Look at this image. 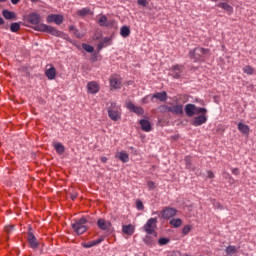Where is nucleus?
Instances as JSON below:
<instances>
[{"label":"nucleus","mask_w":256,"mask_h":256,"mask_svg":"<svg viewBox=\"0 0 256 256\" xmlns=\"http://www.w3.org/2000/svg\"><path fill=\"white\" fill-rule=\"evenodd\" d=\"M175 215H177V210L174 208L167 207L161 212L162 219H171V217H175Z\"/></svg>","instance_id":"11"},{"label":"nucleus","mask_w":256,"mask_h":256,"mask_svg":"<svg viewBox=\"0 0 256 256\" xmlns=\"http://www.w3.org/2000/svg\"><path fill=\"white\" fill-rule=\"evenodd\" d=\"M172 114L173 115H183V105L176 104L172 106Z\"/></svg>","instance_id":"28"},{"label":"nucleus","mask_w":256,"mask_h":256,"mask_svg":"<svg viewBox=\"0 0 256 256\" xmlns=\"http://www.w3.org/2000/svg\"><path fill=\"white\" fill-rule=\"evenodd\" d=\"M195 115H205V116H207V110L205 108L196 107Z\"/></svg>","instance_id":"40"},{"label":"nucleus","mask_w":256,"mask_h":256,"mask_svg":"<svg viewBox=\"0 0 256 256\" xmlns=\"http://www.w3.org/2000/svg\"><path fill=\"white\" fill-rule=\"evenodd\" d=\"M147 186H148V188L150 189V190H153V189H155V182H153V181H148L147 182Z\"/></svg>","instance_id":"44"},{"label":"nucleus","mask_w":256,"mask_h":256,"mask_svg":"<svg viewBox=\"0 0 256 256\" xmlns=\"http://www.w3.org/2000/svg\"><path fill=\"white\" fill-rule=\"evenodd\" d=\"M156 238L157 237H155L153 234H147L144 237L143 241H144L145 245H147L148 247H153V246H155V243H156L155 239Z\"/></svg>","instance_id":"19"},{"label":"nucleus","mask_w":256,"mask_h":256,"mask_svg":"<svg viewBox=\"0 0 256 256\" xmlns=\"http://www.w3.org/2000/svg\"><path fill=\"white\" fill-rule=\"evenodd\" d=\"M167 92L166 91H162V92H156L154 94H152L151 97V101H155V99H157L158 101H160L161 103H165V101H167Z\"/></svg>","instance_id":"12"},{"label":"nucleus","mask_w":256,"mask_h":256,"mask_svg":"<svg viewBox=\"0 0 256 256\" xmlns=\"http://www.w3.org/2000/svg\"><path fill=\"white\" fill-rule=\"evenodd\" d=\"M136 208L138 211H143L145 209V205H143V202L141 200H136Z\"/></svg>","instance_id":"42"},{"label":"nucleus","mask_w":256,"mask_h":256,"mask_svg":"<svg viewBox=\"0 0 256 256\" xmlns=\"http://www.w3.org/2000/svg\"><path fill=\"white\" fill-rule=\"evenodd\" d=\"M244 73L246 75H253L255 73V68L251 67L250 65H247L243 68Z\"/></svg>","instance_id":"38"},{"label":"nucleus","mask_w":256,"mask_h":256,"mask_svg":"<svg viewBox=\"0 0 256 256\" xmlns=\"http://www.w3.org/2000/svg\"><path fill=\"white\" fill-rule=\"evenodd\" d=\"M126 108L136 115H143L145 110L141 106H135L131 100L126 101Z\"/></svg>","instance_id":"7"},{"label":"nucleus","mask_w":256,"mask_h":256,"mask_svg":"<svg viewBox=\"0 0 256 256\" xmlns=\"http://www.w3.org/2000/svg\"><path fill=\"white\" fill-rule=\"evenodd\" d=\"M110 87L112 89H121V80L116 76H111L110 79Z\"/></svg>","instance_id":"20"},{"label":"nucleus","mask_w":256,"mask_h":256,"mask_svg":"<svg viewBox=\"0 0 256 256\" xmlns=\"http://www.w3.org/2000/svg\"><path fill=\"white\" fill-rule=\"evenodd\" d=\"M118 159L122 161V163H129V154L122 151L117 155Z\"/></svg>","instance_id":"32"},{"label":"nucleus","mask_w":256,"mask_h":256,"mask_svg":"<svg viewBox=\"0 0 256 256\" xmlns=\"http://www.w3.org/2000/svg\"><path fill=\"white\" fill-rule=\"evenodd\" d=\"M182 223L183 220L179 218H173L172 220H170V225H172V227H181Z\"/></svg>","instance_id":"36"},{"label":"nucleus","mask_w":256,"mask_h":256,"mask_svg":"<svg viewBox=\"0 0 256 256\" xmlns=\"http://www.w3.org/2000/svg\"><path fill=\"white\" fill-rule=\"evenodd\" d=\"M138 5H141L142 7H147V0H138Z\"/></svg>","instance_id":"45"},{"label":"nucleus","mask_w":256,"mask_h":256,"mask_svg":"<svg viewBox=\"0 0 256 256\" xmlns=\"http://www.w3.org/2000/svg\"><path fill=\"white\" fill-rule=\"evenodd\" d=\"M21 30V24L19 22H13L11 25H10V31L12 33H17L18 31Z\"/></svg>","instance_id":"33"},{"label":"nucleus","mask_w":256,"mask_h":256,"mask_svg":"<svg viewBox=\"0 0 256 256\" xmlns=\"http://www.w3.org/2000/svg\"><path fill=\"white\" fill-rule=\"evenodd\" d=\"M207 173H208V179H215V173H213V171L209 170Z\"/></svg>","instance_id":"47"},{"label":"nucleus","mask_w":256,"mask_h":256,"mask_svg":"<svg viewBox=\"0 0 256 256\" xmlns=\"http://www.w3.org/2000/svg\"><path fill=\"white\" fill-rule=\"evenodd\" d=\"M5 231H6L7 235H9V233H11V231H13V226H6Z\"/></svg>","instance_id":"48"},{"label":"nucleus","mask_w":256,"mask_h":256,"mask_svg":"<svg viewBox=\"0 0 256 256\" xmlns=\"http://www.w3.org/2000/svg\"><path fill=\"white\" fill-rule=\"evenodd\" d=\"M191 229H193L191 225L184 226V228L182 229V234L189 235V233H191Z\"/></svg>","instance_id":"41"},{"label":"nucleus","mask_w":256,"mask_h":256,"mask_svg":"<svg viewBox=\"0 0 256 256\" xmlns=\"http://www.w3.org/2000/svg\"><path fill=\"white\" fill-rule=\"evenodd\" d=\"M2 15H3L4 19H7L8 21L17 20V14L15 12L9 11L7 9L2 10Z\"/></svg>","instance_id":"17"},{"label":"nucleus","mask_w":256,"mask_h":256,"mask_svg":"<svg viewBox=\"0 0 256 256\" xmlns=\"http://www.w3.org/2000/svg\"><path fill=\"white\" fill-rule=\"evenodd\" d=\"M196 110L197 106H195V104H187L184 109L187 117H193V115H195Z\"/></svg>","instance_id":"21"},{"label":"nucleus","mask_w":256,"mask_h":256,"mask_svg":"<svg viewBox=\"0 0 256 256\" xmlns=\"http://www.w3.org/2000/svg\"><path fill=\"white\" fill-rule=\"evenodd\" d=\"M87 223H89V220H87L85 217H82L72 224V229L77 233V235H83V233L87 231Z\"/></svg>","instance_id":"4"},{"label":"nucleus","mask_w":256,"mask_h":256,"mask_svg":"<svg viewBox=\"0 0 256 256\" xmlns=\"http://www.w3.org/2000/svg\"><path fill=\"white\" fill-rule=\"evenodd\" d=\"M226 255H235L237 254V247L236 246H228L226 247Z\"/></svg>","instance_id":"37"},{"label":"nucleus","mask_w":256,"mask_h":256,"mask_svg":"<svg viewBox=\"0 0 256 256\" xmlns=\"http://www.w3.org/2000/svg\"><path fill=\"white\" fill-rule=\"evenodd\" d=\"M47 23H55L56 25H61L65 18L61 14H50L46 18Z\"/></svg>","instance_id":"8"},{"label":"nucleus","mask_w":256,"mask_h":256,"mask_svg":"<svg viewBox=\"0 0 256 256\" xmlns=\"http://www.w3.org/2000/svg\"><path fill=\"white\" fill-rule=\"evenodd\" d=\"M45 75L48 79L53 80L57 75V69L53 65H50V68L46 69Z\"/></svg>","instance_id":"22"},{"label":"nucleus","mask_w":256,"mask_h":256,"mask_svg":"<svg viewBox=\"0 0 256 256\" xmlns=\"http://www.w3.org/2000/svg\"><path fill=\"white\" fill-rule=\"evenodd\" d=\"M108 117L112 121H120L121 119V106L117 102H109L107 104Z\"/></svg>","instance_id":"3"},{"label":"nucleus","mask_w":256,"mask_h":256,"mask_svg":"<svg viewBox=\"0 0 256 256\" xmlns=\"http://www.w3.org/2000/svg\"><path fill=\"white\" fill-rule=\"evenodd\" d=\"M158 243H159V245H167V243H169V239L168 238H160L159 240H158Z\"/></svg>","instance_id":"43"},{"label":"nucleus","mask_w":256,"mask_h":256,"mask_svg":"<svg viewBox=\"0 0 256 256\" xmlns=\"http://www.w3.org/2000/svg\"><path fill=\"white\" fill-rule=\"evenodd\" d=\"M159 109H160L161 113H167V105H161L159 107Z\"/></svg>","instance_id":"46"},{"label":"nucleus","mask_w":256,"mask_h":256,"mask_svg":"<svg viewBox=\"0 0 256 256\" xmlns=\"http://www.w3.org/2000/svg\"><path fill=\"white\" fill-rule=\"evenodd\" d=\"M209 55V49L196 47L189 52V57L194 61V63H201L205 61V57Z\"/></svg>","instance_id":"2"},{"label":"nucleus","mask_w":256,"mask_h":256,"mask_svg":"<svg viewBox=\"0 0 256 256\" xmlns=\"http://www.w3.org/2000/svg\"><path fill=\"white\" fill-rule=\"evenodd\" d=\"M122 232L124 233V235L131 236L133 235V233H135V226H133V224L123 225Z\"/></svg>","instance_id":"23"},{"label":"nucleus","mask_w":256,"mask_h":256,"mask_svg":"<svg viewBox=\"0 0 256 256\" xmlns=\"http://www.w3.org/2000/svg\"><path fill=\"white\" fill-rule=\"evenodd\" d=\"M78 194L77 193H71L70 194V198L72 199V201H75V199H77Z\"/></svg>","instance_id":"50"},{"label":"nucleus","mask_w":256,"mask_h":256,"mask_svg":"<svg viewBox=\"0 0 256 256\" xmlns=\"http://www.w3.org/2000/svg\"><path fill=\"white\" fill-rule=\"evenodd\" d=\"M222 177L228 181L229 185L235 184V179H233V176H231V174H229V172L223 171Z\"/></svg>","instance_id":"30"},{"label":"nucleus","mask_w":256,"mask_h":256,"mask_svg":"<svg viewBox=\"0 0 256 256\" xmlns=\"http://www.w3.org/2000/svg\"><path fill=\"white\" fill-rule=\"evenodd\" d=\"M204 123H207V116L205 115L196 116L191 121V125H193V127H201V125H204Z\"/></svg>","instance_id":"10"},{"label":"nucleus","mask_w":256,"mask_h":256,"mask_svg":"<svg viewBox=\"0 0 256 256\" xmlns=\"http://www.w3.org/2000/svg\"><path fill=\"white\" fill-rule=\"evenodd\" d=\"M238 131H240V133H242L243 135H249L251 129L249 128L248 125L240 122L238 123Z\"/></svg>","instance_id":"25"},{"label":"nucleus","mask_w":256,"mask_h":256,"mask_svg":"<svg viewBox=\"0 0 256 256\" xmlns=\"http://www.w3.org/2000/svg\"><path fill=\"white\" fill-rule=\"evenodd\" d=\"M166 113H173V106H167Z\"/></svg>","instance_id":"51"},{"label":"nucleus","mask_w":256,"mask_h":256,"mask_svg":"<svg viewBox=\"0 0 256 256\" xmlns=\"http://www.w3.org/2000/svg\"><path fill=\"white\" fill-rule=\"evenodd\" d=\"M93 12H91V8H82L78 11H76V15L78 17H87V15H92Z\"/></svg>","instance_id":"24"},{"label":"nucleus","mask_w":256,"mask_h":256,"mask_svg":"<svg viewBox=\"0 0 256 256\" xmlns=\"http://www.w3.org/2000/svg\"><path fill=\"white\" fill-rule=\"evenodd\" d=\"M7 0H0V3H5Z\"/></svg>","instance_id":"55"},{"label":"nucleus","mask_w":256,"mask_h":256,"mask_svg":"<svg viewBox=\"0 0 256 256\" xmlns=\"http://www.w3.org/2000/svg\"><path fill=\"white\" fill-rule=\"evenodd\" d=\"M12 5H19L21 3V0H11Z\"/></svg>","instance_id":"52"},{"label":"nucleus","mask_w":256,"mask_h":256,"mask_svg":"<svg viewBox=\"0 0 256 256\" xmlns=\"http://www.w3.org/2000/svg\"><path fill=\"white\" fill-rule=\"evenodd\" d=\"M110 41H111V38L105 37L102 41L98 43V50L101 51V49H103L107 45V43H109Z\"/></svg>","instance_id":"35"},{"label":"nucleus","mask_w":256,"mask_h":256,"mask_svg":"<svg viewBox=\"0 0 256 256\" xmlns=\"http://www.w3.org/2000/svg\"><path fill=\"white\" fill-rule=\"evenodd\" d=\"M186 169H189V171H195V167H193V163L191 160V156H186L184 158Z\"/></svg>","instance_id":"29"},{"label":"nucleus","mask_w":256,"mask_h":256,"mask_svg":"<svg viewBox=\"0 0 256 256\" xmlns=\"http://www.w3.org/2000/svg\"><path fill=\"white\" fill-rule=\"evenodd\" d=\"M240 171H239V168H233L232 169V174L233 175H239Z\"/></svg>","instance_id":"49"},{"label":"nucleus","mask_w":256,"mask_h":256,"mask_svg":"<svg viewBox=\"0 0 256 256\" xmlns=\"http://www.w3.org/2000/svg\"><path fill=\"white\" fill-rule=\"evenodd\" d=\"M139 124L141 125L142 131H145L146 133H149V131L153 130V127L151 126V122L146 119H142L139 121Z\"/></svg>","instance_id":"16"},{"label":"nucleus","mask_w":256,"mask_h":256,"mask_svg":"<svg viewBox=\"0 0 256 256\" xmlns=\"http://www.w3.org/2000/svg\"><path fill=\"white\" fill-rule=\"evenodd\" d=\"M181 73H183V65H173L171 68V75L174 79H181Z\"/></svg>","instance_id":"9"},{"label":"nucleus","mask_w":256,"mask_h":256,"mask_svg":"<svg viewBox=\"0 0 256 256\" xmlns=\"http://www.w3.org/2000/svg\"><path fill=\"white\" fill-rule=\"evenodd\" d=\"M103 241H105L104 236L98 238L97 240H93V241H89L87 243H84L83 247H85V249H91V247H95L96 245H99V243H103Z\"/></svg>","instance_id":"15"},{"label":"nucleus","mask_w":256,"mask_h":256,"mask_svg":"<svg viewBox=\"0 0 256 256\" xmlns=\"http://www.w3.org/2000/svg\"><path fill=\"white\" fill-rule=\"evenodd\" d=\"M32 228H29V231L27 233V243H28V247H30V249H34V251H37V249H39L40 247V243L39 240H37V237H35V234H33Z\"/></svg>","instance_id":"6"},{"label":"nucleus","mask_w":256,"mask_h":256,"mask_svg":"<svg viewBox=\"0 0 256 256\" xmlns=\"http://www.w3.org/2000/svg\"><path fill=\"white\" fill-rule=\"evenodd\" d=\"M120 35L124 38L129 37L131 35V29L128 26H122L120 29Z\"/></svg>","instance_id":"31"},{"label":"nucleus","mask_w":256,"mask_h":256,"mask_svg":"<svg viewBox=\"0 0 256 256\" xmlns=\"http://www.w3.org/2000/svg\"><path fill=\"white\" fill-rule=\"evenodd\" d=\"M100 160L102 161V163H107V157L105 156L101 157Z\"/></svg>","instance_id":"53"},{"label":"nucleus","mask_w":256,"mask_h":256,"mask_svg":"<svg viewBox=\"0 0 256 256\" xmlns=\"http://www.w3.org/2000/svg\"><path fill=\"white\" fill-rule=\"evenodd\" d=\"M53 147L58 155H63V153H65V146L61 144V142H55Z\"/></svg>","instance_id":"26"},{"label":"nucleus","mask_w":256,"mask_h":256,"mask_svg":"<svg viewBox=\"0 0 256 256\" xmlns=\"http://www.w3.org/2000/svg\"><path fill=\"white\" fill-rule=\"evenodd\" d=\"M97 226L101 229V231H109L111 229V222L100 218L97 221Z\"/></svg>","instance_id":"13"},{"label":"nucleus","mask_w":256,"mask_h":256,"mask_svg":"<svg viewBox=\"0 0 256 256\" xmlns=\"http://www.w3.org/2000/svg\"><path fill=\"white\" fill-rule=\"evenodd\" d=\"M157 218H150L146 222V224L143 226V231L147 233V235H153L154 237H157Z\"/></svg>","instance_id":"5"},{"label":"nucleus","mask_w":256,"mask_h":256,"mask_svg":"<svg viewBox=\"0 0 256 256\" xmlns=\"http://www.w3.org/2000/svg\"><path fill=\"white\" fill-rule=\"evenodd\" d=\"M216 7L223 9L229 15H233V6L229 5V3H227V2H220V3L216 4Z\"/></svg>","instance_id":"14"},{"label":"nucleus","mask_w":256,"mask_h":256,"mask_svg":"<svg viewBox=\"0 0 256 256\" xmlns=\"http://www.w3.org/2000/svg\"><path fill=\"white\" fill-rule=\"evenodd\" d=\"M98 25L100 27H109V20L107 19V16L101 15L97 21Z\"/></svg>","instance_id":"27"},{"label":"nucleus","mask_w":256,"mask_h":256,"mask_svg":"<svg viewBox=\"0 0 256 256\" xmlns=\"http://www.w3.org/2000/svg\"><path fill=\"white\" fill-rule=\"evenodd\" d=\"M69 31L70 33H73V35L76 36L77 39H81L83 37L81 32H79V30L75 28V26H70Z\"/></svg>","instance_id":"34"},{"label":"nucleus","mask_w":256,"mask_h":256,"mask_svg":"<svg viewBox=\"0 0 256 256\" xmlns=\"http://www.w3.org/2000/svg\"><path fill=\"white\" fill-rule=\"evenodd\" d=\"M5 24V20H3L2 17H0V25H4Z\"/></svg>","instance_id":"54"},{"label":"nucleus","mask_w":256,"mask_h":256,"mask_svg":"<svg viewBox=\"0 0 256 256\" xmlns=\"http://www.w3.org/2000/svg\"><path fill=\"white\" fill-rule=\"evenodd\" d=\"M82 49L87 53H93V51H95V48L89 44H82Z\"/></svg>","instance_id":"39"},{"label":"nucleus","mask_w":256,"mask_h":256,"mask_svg":"<svg viewBox=\"0 0 256 256\" xmlns=\"http://www.w3.org/2000/svg\"><path fill=\"white\" fill-rule=\"evenodd\" d=\"M27 23L30 25H34V31H40L42 33H49L53 35V37H60L61 39H67V34L57 30L53 26H49L47 24H41V15L37 12H32L26 17Z\"/></svg>","instance_id":"1"},{"label":"nucleus","mask_w":256,"mask_h":256,"mask_svg":"<svg viewBox=\"0 0 256 256\" xmlns=\"http://www.w3.org/2000/svg\"><path fill=\"white\" fill-rule=\"evenodd\" d=\"M87 89H88V93L95 94V93H99L100 87L97 82L92 81L87 84Z\"/></svg>","instance_id":"18"}]
</instances>
